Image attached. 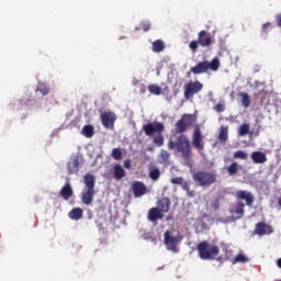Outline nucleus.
Here are the masks:
<instances>
[{"instance_id":"obj_1","label":"nucleus","mask_w":281,"mask_h":281,"mask_svg":"<svg viewBox=\"0 0 281 281\" xmlns=\"http://www.w3.org/2000/svg\"><path fill=\"white\" fill-rule=\"evenodd\" d=\"M169 150H177L183 161H190L192 159V146H190V139L186 134H181L177 137V140L170 139L168 142Z\"/></svg>"},{"instance_id":"obj_2","label":"nucleus","mask_w":281,"mask_h":281,"mask_svg":"<svg viewBox=\"0 0 281 281\" xmlns=\"http://www.w3.org/2000/svg\"><path fill=\"white\" fill-rule=\"evenodd\" d=\"M143 131L145 133V135H147V137H153V135H155V133L157 134L156 136H154L153 138V144H155V146H158V148H161V146H164V131H166V127L164 126V123H147L143 126Z\"/></svg>"},{"instance_id":"obj_3","label":"nucleus","mask_w":281,"mask_h":281,"mask_svg":"<svg viewBox=\"0 0 281 281\" xmlns=\"http://www.w3.org/2000/svg\"><path fill=\"white\" fill-rule=\"evenodd\" d=\"M85 188L81 193V202L83 205H91L95 196V176L87 173L83 177Z\"/></svg>"},{"instance_id":"obj_4","label":"nucleus","mask_w":281,"mask_h":281,"mask_svg":"<svg viewBox=\"0 0 281 281\" xmlns=\"http://www.w3.org/2000/svg\"><path fill=\"white\" fill-rule=\"evenodd\" d=\"M196 251L201 260H214L218 254H221V249L216 245H210L207 241H202L198 244Z\"/></svg>"},{"instance_id":"obj_5","label":"nucleus","mask_w":281,"mask_h":281,"mask_svg":"<svg viewBox=\"0 0 281 281\" xmlns=\"http://www.w3.org/2000/svg\"><path fill=\"white\" fill-rule=\"evenodd\" d=\"M199 45L201 47H212L214 45V40L212 38V34L207 31H200L198 33V41H192L189 44V48L192 54H196L199 52Z\"/></svg>"},{"instance_id":"obj_6","label":"nucleus","mask_w":281,"mask_h":281,"mask_svg":"<svg viewBox=\"0 0 281 281\" xmlns=\"http://www.w3.org/2000/svg\"><path fill=\"white\" fill-rule=\"evenodd\" d=\"M193 181L201 188H210V186L216 183V173L198 170L193 173Z\"/></svg>"},{"instance_id":"obj_7","label":"nucleus","mask_w":281,"mask_h":281,"mask_svg":"<svg viewBox=\"0 0 281 281\" xmlns=\"http://www.w3.org/2000/svg\"><path fill=\"white\" fill-rule=\"evenodd\" d=\"M221 67V61L218 58L212 59V61L203 60L198 63L194 67L190 69L191 74L199 76V74H207V71H218Z\"/></svg>"},{"instance_id":"obj_8","label":"nucleus","mask_w":281,"mask_h":281,"mask_svg":"<svg viewBox=\"0 0 281 281\" xmlns=\"http://www.w3.org/2000/svg\"><path fill=\"white\" fill-rule=\"evenodd\" d=\"M196 124V115L194 114H183L180 120L176 122V133L183 135L186 131L192 128Z\"/></svg>"},{"instance_id":"obj_9","label":"nucleus","mask_w":281,"mask_h":281,"mask_svg":"<svg viewBox=\"0 0 281 281\" xmlns=\"http://www.w3.org/2000/svg\"><path fill=\"white\" fill-rule=\"evenodd\" d=\"M201 91H203V83L199 80L191 81L184 86V98L186 100H192Z\"/></svg>"},{"instance_id":"obj_10","label":"nucleus","mask_w":281,"mask_h":281,"mask_svg":"<svg viewBox=\"0 0 281 281\" xmlns=\"http://www.w3.org/2000/svg\"><path fill=\"white\" fill-rule=\"evenodd\" d=\"M100 120L104 128H110V131H113L115 128V122L117 121V115L115 112H102L100 114Z\"/></svg>"},{"instance_id":"obj_11","label":"nucleus","mask_w":281,"mask_h":281,"mask_svg":"<svg viewBox=\"0 0 281 281\" xmlns=\"http://www.w3.org/2000/svg\"><path fill=\"white\" fill-rule=\"evenodd\" d=\"M165 238V245L169 251H172L173 254H177L179 251V248L177 245L181 243V237L171 236L170 231H166L164 234Z\"/></svg>"},{"instance_id":"obj_12","label":"nucleus","mask_w":281,"mask_h":281,"mask_svg":"<svg viewBox=\"0 0 281 281\" xmlns=\"http://www.w3.org/2000/svg\"><path fill=\"white\" fill-rule=\"evenodd\" d=\"M192 146L196 150H204L205 143H203V133L201 132V127L196 126L192 134Z\"/></svg>"},{"instance_id":"obj_13","label":"nucleus","mask_w":281,"mask_h":281,"mask_svg":"<svg viewBox=\"0 0 281 281\" xmlns=\"http://www.w3.org/2000/svg\"><path fill=\"white\" fill-rule=\"evenodd\" d=\"M229 212H231L233 218H236V220L243 218V216H245V203H243L240 201L235 203L229 209Z\"/></svg>"},{"instance_id":"obj_14","label":"nucleus","mask_w":281,"mask_h":281,"mask_svg":"<svg viewBox=\"0 0 281 281\" xmlns=\"http://www.w3.org/2000/svg\"><path fill=\"white\" fill-rule=\"evenodd\" d=\"M236 198L240 201H246V205H248V207L254 205L255 198L251 192L239 190L236 192Z\"/></svg>"},{"instance_id":"obj_15","label":"nucleus","mask_w":281,"mask_h":281,"mask_svg":"<svg viewBox=\"0 0 281 281\" xmlns=\"http://www.w3.org/2000/svg\"><path fill=\"white\" fill-rule=\"evenodd\" d=\"M133 194L136 199L146 194V184L144 182L135 181L132 184Z\"/></svg>"},{"instance_id":"obj_16","label":"nucleus","mask_w":281,"mask_h":281,"mask_svg":"<svg viewBox=\"0 0 281 281\" xmlns=\"http://www.w3.org/2000/svg\"><path fill=\"white\" fill-rule=\"evenodd\" d=\"M59 196H61L64 201H69L74 196V188H71V183H65V186L59 191Z\"/></svg>"},{"instance_id":"obj_17","label":"nucleus","mask_w":281,"mask_h":281,"mask_svg":"<svg viewBox=\"0 0 281 281\" xmlns=\"http://www.w3.org/2000/svg\"><path fill=\"white\" fill-rule=\"evenodd\" d=\"M147 218L150 221V223H157V221L164 220V213H161V211H159L157 207H151L148 211Z\"/></svg>"},{"instance_id":"obj_18","label":"nucleus","mask_w":281,"mask_h":281,"mask_svg":"<svg viewBox=\"0 0 281 281\" xmlns=\"http://www.w3.org/2000/svg\"><path fill=\"white\" fill-rule=\"evenodd\" d=\"M255 233L258 236H267V234H271V226L266 223L259 222L256 224Z\"/></svg>"},{"instance_id":"obj_19","label":"nucleus","mask_w":281,"mask_h":281,"mask_svg":"<svg viewBox=\"0 0 281 281\" xmlns=\"http://www.w3.org/2000/svg\"><path fill=\"white\" fill-rule=\"evenodd\" d=\"M80 168V159L75 158L67 164L68 175H78Z\"/></svg>"},{"instance_id":"obj_20","label":"nucleus","mask_w":281,"mask_h":281,"mask_svg":"<svg viewBox=\"0 0 281 281\" xmlns=\"http://www.w3.org/2000/svg\"><path fill=\"white\" fill-rule=\"evenodd\" d=\"M250 159L255 162V164H267V154L262 153V151H254L250 155Z\"/></svg>"},{"instance_id":"obj_21","label":"nucleus","mask_w":281,"mask_h":281,"mask_svg":"<svg viewBox=\"0 0 281 281\" xmlns=\"http://www.w3.org/2000/svg\"><path fill=\"white\" fill-rule=\"evenodd\" d=\"M157 210L161 213H166L170 211V199L162 198L157 202Z\"/></svg>"},{"instance_id":"obj_22","label":"nucleus","mask_w":281,"mask_h":281,"mask_svg":"<svg viewBox=\"0 0 281 281\" xmlns=\"http://www.w3.org/2000/svg\"><path fill=\"white\" fill-rule=\"evenodd\" d=\"M113 177L116 179V181H122V179L126 177V171L121 165H115L113 167Z\"/></svg>"},{"instance_id":"obj_23","label":"nucleus","mask_w":281,"mask_h":281,"mask_svg":"<svg viewBox=\"0 0 281 281\" xmlns=\"http://www.w3.org/2000/svg\"><path fill=\"white\" fill-rule=\"evenodd\" d=\"M229 127L228 126H221L220 134H218V140L222 144H225L227 139H229Z\"/></svg>"},{"instance_id":"obj_24","label":"nucleus","mask_w":281,"mask_h":281,"mask_svg":"<svg viewBox=\"0 0 281 281\" xmlns=\"http://www.w3.org/2000/svg\"><path fill=\"white\" fill-rule=\"evenodd\" d=\"M82 214H83L82 209L75 207L69 212L68 216L69 218H71V221H80V218H82Z\"/></svg>"},{"instance_id":"obj_25","label":"nucleus","mask_w":281,"mask_h":281,"mask_svg":"<svg viewBox=\"0 0 281 281\" xmlns=\"http://www.w3.org/2000/svg\"><path fill=\"white\" fill-rule=\"evenodd\" d=\"M239 169H240V166L238 165V162L233 161L228 167H226L228 177H234V176L238 175Z\"/></svg>"},{"instance_id":"obj_26","label":"nucleus","mask_w":281,"mask_h":281,"mask_svg":"<svg viewBox=\"0 0 281 281\" xmlns=\"http://www.w3.org/2000/svg\"><path fill=\"white\" fill-rule=\"evenodd\" d=\"M151 49L156 54H159L160 52H164V49H166V45L164 44V41L157 40V41L153 42Z\"/></svg>"},{"instance_id":"obj_27","label":"nucleus","mask_w":281,"mask_h":281,"mask_svg":"<svg viewBox=\"0 0 281 281\" xmlns=\"http://www.w3.org/2000/svg\"><path fill=\"white\" fill-rule=\"evenodd\" d=\"M81 134L85 137L91 138V137H93V135H95V130H94L93 125H85L81 131Z\"/></svg>"},{"instance_id":"obj_28","label":"nucleus","mask_w":281,"mask_h":281,"mask_svg":"<svg viewBox=\"0 0 281 281\" xmlns=\"http://www.w3.org/2000/svg\"><path fill=\"white\" fill-rule=\"evenodd\" d=\"M239 95L241 98L243 106H245V109H249L251 104V99L249 98V94L247 92H241Z\"/></svg>"},{"instance_id":"obj_29","label":"nucleus","mask_w":281,"mask_h":281,"mask_svg":"<svg viewBox=\"0 0 281 281\" xmlns=\"http://www.w3.org/2000/svg\"><path fill=\"white\" fill-rule=\"evenodd\" d=\"M35 91L36 92L40 91V93H42V95H47L49 93V86H47L45 83H38Z\"/></svg>"},{"instance_id":"obj_30","label":"nucleus","mask_w":281,"mask_h":281,"mask_svg":"<svg viewBox=\"0 0 281 281\" xmlns=\"http://www.w3.org/2000/svg\"><path fill=\"white\" fill-rule=\"evenodd\" d=\"M161 177V171L159 168H154L149 171V178H151L153 181H157Z\"/></svg>"},{"instance_id":"obj_31","label":"nucleus","mask_w":281,"mask_h":281,"mask_svg":"<svg viewBox=\"0 0 281 281\" xmlns=\"http://www.w3.org/2000/svg\"><path fill=\"white\" fill-rule=\"evenodd\" d=\"M149 93H153L154 95H161V87L157 85H149L148 86Z\"/></svg>"},{"instance_id":"obj_32","label":"nucleus","mask_w":281,"mask_h":281,"mask_svg":"<svg viewBox=\"0 0 281 281\" xmlns=\"http://www.w3.org/2000/svg\"><path fill=\"white\" fill-rule=\"evenodd\" d=\"M233 265H236L237 262H249V258L245 256L244 254H238L233 260Z\"/></svg>"},{"instance_id":"obj_33","label":"nucleus","mask_w":281,"mask_h":281,"mask_svg":"<svg viewBox=\"0 0 281 281\" xmlns=\"http://www.w3.org/2000/svg\"><path fill=\"white\" fill-rule=\"evenodd\" d=\"M248 157L247 151L244 150H237L233 155V159H243L246 160Z\"/></svg>"},{"instance_id":"obj_34","label":"nucleus","mask_w":281,"mask_h":281,"mask_svg":"<svg viewBox=\"0 0 281 281\" xmlns=\"http://www.w3.org/2000/svg\"><path fill=\"white\" fill-rule=\"evenodd\" d=\"M182 190L187 192L188 196L193 198L194 196V191H190V181H184L182 182Z\"/></svg>"},{"instance_id":"obj_35","label":"nucleus","mask_w":281,"mask_h":281,"mask_svg":"<svg viewBox=\"0 0 281 281\" xmlns=\"http://www.w3.org/2000/svg\"><path fill=\"white\" fill-rule=\"evenodd\" d=\"M248 133H249V124L244 123L243 125H240L238 135H240V137H245V135H248Z\"/></svg>"},{"instance_id":"obj_36","label":"nucleus","mask_w":281,"mask_h":281,"mask_svg":"<svg viewBox=\"0 0 281 281\" xmlns=\"http://www.w3.org/2000/svg\"><path fill=\"white\" fill-rule=\"evenodd\" d=\"M112 157L115 159V161H120V159H122V150L120 148H113Z\"/></svg>"},{"instance_id":"obj_37","label":"nucleus","mask_w":281,"mask_h":281,"mask_svg":"<svg viewBox=\"0 0 281 281\" xmlns=\"http://www.w3.org/2000/svg\"><path fill=\"white\" fill-rule=\"evenodd\" d=\"M160 159L162 161H168V159H170V153H168V150H166V149H161L160 150Z\"/></svg>"},{"instance_id":"obj_38","label":"nucleus","mask_w":281,"mask_h":281,"mask_svg":"<svg viewBox=\"0 0 281 281\" xmlns=\"http://www.w3.org/2000/svg\"><path fill=\"white\" fill-rule=\"evenodd\" d=\"M214 109L217 113H223L225 111V102L220 101Z\"/></svg>"},{"instance_id":"obj_39","label":"nucleus","mask_w":281,"mask_h":281,"mask_svg":"<svg viewBox=\"0 0 281 281\" xmlns=\"http://www.w3.org/2000/svg\"><path fill=\"white\" fill-rule=\"evenodd\" d=\"M171 183H173V186H182L183 178L182 177L172 178Z\"/></svg>"},{"instance_id":"obj_40","label":"nucleus","mask_w":281,"mask_h":281,"mask_svg":"<svg viewBox=\"0 0 281 281\" xmlns=\"http://www.w3.org/2000/svg\"><path fill=\"white\" fill-rule=\"evenodd\" d=\"M139 29L143 30V32H148L150 31V23L142 22Z\"/></svg>"},{"instance_id":"obj_41","label":"nucleus","mask_w":281,"mask_h":281,"mask_svg":"<svg viewBox=\"0 0 281 281\" xmlns=\"http://www.w3.org/2000/svg\"><path fill=\"white\" fill-rule=\"evenodd\" d=\"M271 26H272L271 22H268L262 24L261 30L262 32L267 33V30H271Z\"/></svg>"},{"instance_id":"obj_42","label":"nucleus","mask_w":281,"mask_h":281,"mask_svg":"<svg viewBox=\"0 0 281 281\" xmlns=\"http://www.w3.org/2000/svg\"><path fill=\"white\" fill-rule=\"evenodd\" d=\"M276 23H277L278 27H281V13L276 15Z\"/></svg>"},{"instance_id":"obj_43","label":"nucleus","mask_w":281,"mask_h":281,"mask_svg":"<svg viewBox=\"0 0 281 281\" xmlns=\"http://www.w3.org/2000/svg\"><path fill=\"white\" fill-rule=\"evenodd\" d=\"M124 168H126L127 170H131V159H127L124 161L123 164Z\"/></svg>"},{"instance_id":"obj_44","label":"nucleus","mask_w":281,"mask_h":281,"mask_svg":"<svg viewBox=\"0 0 281 281\" xmlns=\"http://www.w3.org/2000/svg\"><path fill=\"white\" fill-rule=\"evenodd\" d=\"M277 266L279 267V269H281V258L277 260Z\"/></svg>"},{"instance_id":"obj_45","label":"nucleus","mask_w":281,"mask_h":281,"mask_svg":"<svg viewBox=\"0 0 281 281\" xmlns=\"http://www.w3.org/2000/svg\"><path fill=\"white\" fill-rule=\"evenodd\" d=\"M215 210H218V203L214 204Z\"/></svg>"},{"instance_id":"obj_46","label":"nucleus","mask_w":281,"mask_h":281,"mask_svg":"<svg viewBox=\"0 0 281 281\" xmlns=\"http://www.w3.org/2000/svg\"><path fill=\"white\" fill-rule=\"evenodd\" d=\"M279 205H280V207H281V199H279Z\"/></svg>"},{"instance_id":"obj_47","label":"nucleus","mask_w":281,"mask_h":281,"mask_svg":"<svg viewBox=\"0 0 281 281\" xmlns=\"http://www.w3.org/2000/svg\"><path fill=\"white\" fill-rule=\"evenodd\" d=\"M148 150H153V148H151V147H149V148H148Z\"/></svg>"},{"instance_id":"obj_48","label":"nucleus","mask_w":281,"mask_h":281,"mask_svg":"<svg viewBox=\"0 0 281 281\" xmlns=\"http://www.w3.org/2000/svg\"><path fill=\"white\" fill-rule=\"evenodd\" d=\"M281 281V280H280Z\"/></svg>"}]
</instances>
